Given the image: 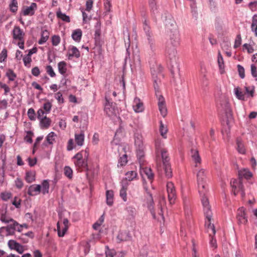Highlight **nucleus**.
Returning a JSON list of instances; mask_svg holds the SVG:
<instances>
[{
    "label": "nucleus",
    "mask_w": 257,
    "mask_h": 257,
    "mask_svg": "<svg viewBox=\"0 0 257 257\" xmlns=\"http://www.w3.org/2000/svg\"><path fill=\"white\" fill-rule=\"evenodd\" d=\"M161 19L165 22L167 27H171L170 28H168L169 41L166 45L165 52L172 64L171 70L172 74L174 75L175 73H179V65L177 63L176 47L180 44V33L175 20L169 13L166 12L162 14Z\"/></svg>",
    "instance_id": "obj_1"
},
{
    "label": "nucleus",
    "mask_w": 257,
    "mask_h": 257,
    "mask_svg": "<svg viewBox=\"0 0 257 257\" xmlns=\"http://www.w3.org/2000/svg\"><path fill=\"white\" fill-rule=\"evenodd\" d=\"M201 202L203 207L204 214L206 219L205 225L207 227V231L209 236H211V233L213 235H215L216 233L215 226L213 224L211 223L212 213L210 209L208 198L203 197L201 199Z\"/></svg>",
    "instance_id": "obj_2"
},
{
    "label": "nucleus",
    "mask_w": 257,
    "mask_h": 257,
    "mask_svg": "<svg viewBox=\"0 0 257 257\" xmlns=\"http://www.w3.org/2000/svg\"><path fill=\"white\" fill-rule=\"evenodd\" d=\"M197 180L198 185L199 192L201 199L205 196L206 191L205 190L207 174L205 169H200L197 173Z\"/></svg>",
    "instance_id": "obj_3"
},
{
    "label": "nucleus",
    "mask_w": 257,
    "mask_h": 257,
    "mask_svg": "<svg viewBox=\"0 0 257 257\" xmlns=\"http://www.w3.org/2000/svg\"><path fill=\"white\" fill-rule=\"evenodd\" d=\"M152 75L154 79V87L155 90L156 95L157 94L159 90L158 82H160V79L163 77L161 74L162 67L159 65H154L151 68Z\"/></svg>",
    "instance_id": "obj_4"
},
{
    "label": "nucleus",
    "mask_w": 257,
    "mask_h": 257,
    "mask_svg": "<svg viewBox=\"0 0 257 257\" xmlns=\"http://www.w3.org/2000/svg\"><path fill=\"white\" fill-rule=\"evenodd\" d=\"M144 30L147 37L149 49L152 53H154L156 50L155 40L153 37V33L150 31V27L148 25L146 20L144 22Z\"/></svg>",
    "instance_id": "obj_5"
},
{
    "label": "nucleus",
    "mask_w": 257,
    "mask_h": 257,
    "mask_svg": "<svg viewBox=\"0 0 257 257\" xmlns=\"http://www.w3.org/2000/svg\"><path fill=\"white\" fill-rule=\"evenodd\" d=\"M106 103L104 106V111L109 116H116L118 113V108L116 106L115 103L110 102L109 100L105 97Z\"/></svg>",
    "instance_id": "obj_6"
},
{
    "label": "nucleus",
    "mask_w": 257,
    "mask_h": 257,
    "mask_svg": "<svg viewBox=\"0 0 257 257\" xmlns=\"http://www.w3.org/2000/svg\"><path fill=\"white\" fill-rule=\"evenodd\" d=\"M157 94L156 96L158 97L159 109L161 115L164 117L167 114L165 99L162 95L160 94L159 90H158Z\"/></svg>",
    "instance_id": "obj_7"
},
{
    "label": "nucleus",
    "mask_w": 257,
    "mask_h": 257,
    "mask_svg": "<svg viewBox=\"0 0 257 257\" xmlns=\"http://www.w3.org/2000/svg\"><path fill=\"white\" fill-rule=\"evenodd\" d=\"M167 190L170 204H173L175 203L176 198V194L175 187L172 182H170L167 183Z\"/></svg>",
    "instance_id": "obj_8"
},
{
    "label": "nucleus",
    "mask_w": 257,
    "mask_h": 257,
    "mask_svg": "<svg viewBox=\"0 0 257 257\" xmlns=\"http://www.w3.org/2000/svg\"><path fill=\"white\" fill-rule=\"evenodd\" d=\"M157 163V168L159 172H162V169L164 170L165 175L167 178H170L172 176V172L170 164H167L166 165H163L162 166L160 162H159L158 159L156 161Z\"/></svg>",
    "instance_id": "obj_9"
},
{
    "label": "nucleus",
    "mask_w": 257,
    "mask_h": 257,
    "mask_svg": "<svg viewBox=\"0 0 257 257\" xmlns=\"http://www.w3.org/2000/svg\"><path fill=\"white\" fill-rule=\"evenodd\" d=\"M116 238L118 242H120L122 241L132 240V236L128 231L124 230L119 232Z\"/></svg>",
    "instance_id": "obj_10"
},
{
    "label": "nucleus",
    "mask_w": 257,
    "mask_h": 257,
    "mask_svg": "<svg viewBox=\"0 0 257 257\" xmlns=\"http://www.w3.org/2000/svg\"><path fill=\"white\" fill-rule=\"evenodd\" d=\"M236 217L239 223L245 224L247 222L245 209L243 207L238 209Z\"/></svg>",
    "instance_id": "obj_11"
},
{
    "label": "nucleus",
    "mask_w": 257,
    "mask_h": 257,
    "mask_svg": "<svg viewBox=\"0 0 257 257\" xmlns=\"http://www.w3.org/2000/svg\"><path fill=\"white\" fill-rule=\"evenodd\" d=\"M133 109L136 112H142L144 110L143 102H142L140 98L136 97L134 101Z\"/></svg>",
    "instance_id": "obj_12"
},
{
    "label": "nucleus",
    "mask_w": 257,
    "mask_h": 257,
    "mask_svg": "<svg viewBox=\"0 0 257 257\" xmlns=\"http://www.w3.org/2000/svg\"><path fill=\"white\" fill-rule=\"evenodd\" d=\"M37 8V5L35 3H32L30 7H23V12L24 16H32L34 14L35 9Z\"/></svg>",
    "instance_id": "obj_13"
},
{
    "label": "nucleus",
    "mask_w": 257,
    "mask_h": 257,
    "mask_svg": "<svg viewBox=\"0 0 257 257\" xmlns=\"http://www.w3.org/2000/svg\"><path fill=\"white\" fill-rule=\"evenodd\" d=\"M191 158L195 164V167H197L199 164L201 163V159L199 154V152L196 150L192 149L191 151Z\"/></svg>",
    "instance_id": "obj_14"
},
{
    "label": "nucleus",
    "mask_w": 257,
    "mask_h": 257,
    "mask_svg": "<svg viewBox=\"0 0 257 257\" xmlns=\"http://www.w3.org/2000/svg\"><path fill=\"white\" fill-rule=\"evenodd\" d=\"M13 38L14 39L21 41L24 35V32L19 27H15L13 31Z\"/></svg>",
    "instance_id": "obj_15"
},
{
    "label": "nucleus",
    "mask_w": 257,
    "mask_h": 257,
    "mask_svg": "<svg viewBox=\"0 0 257 257\" xmlns=\"http://www.w3.org/2000/svg\"><path fill=\"white\" fill-rule=\"evenodd\" d=\"M41 188L40 185H32L29 187L28 194L30 196H34L40 192Z\"/></svg>",
    "instance_id": "obj_16"
},
{
    "label": "nucleus",
    "mask_w": 257,
    "mask_h": 257,
    "mask_svg": "<svg viewBox=\"0 0 257 257\" xmlns=\"http://www.w3.org/2000/svg\"><path fill=\"white\" fill-rule=\"evenodd\" d=\"M128 183L126 181H122V187L120 190L119 195L124 201H126V190L127 188Z\"/></svg>",
    "instance_id": "obj_17"
},
{
    "label": "nucleus",
    "mask_w": 257,
    "mask_h": 257,
    "mask_svg": "<svg viewBox=\"0 0 257 257\" xmlns=\"http://www.w3.org/2000/svg\"><path fill=\"white\" fill-rule=\"evenodd\" d=\"M51 119L45 115L44 117L40 120V125L41 128H48L51 124Z\"/></svg>",
    "instance_id": "obj_18"
},
{
    "label": "nucleus",
    "mask_w": 257,
    "mask_h": 257,
    "mask_svg": "<svg viewBox=\"0 0 257 257\" xmlns=\"http://www.w3.org/2000/svg\"><path fill=\"white\" fill-rule=\"evenodd\" d=\"M239 179H241L242 177L248 179L252 176L251 173L246 169H243L238 171Z\"/></svg>",
    "instance_id": "obj_19"
},
{
    "label": "nucleus",
    "mask_w": 257,
    "mask_h": 257,
    "mask_svg": "<svg viewBox=\"0 0 257 257\" xmlns=\"http://www.w3.org/2000/svg\"><path fill=\"white\" fill-rule=\"evenodd\" d=\"M224 21L223 18L218 17H216L215 21V28L216 30L219 32L223 29Z\"/></svg>",
    "instance_id": "obj_20"
},
{
    "label": "nucleus",
    "mask_w": 257,
    "mask_h": 257,
    "mask_svg": "<svg viewBox=\"0 0 257 257\" xmlns=\"http://www.w3.org/2000/svg\"><path fill=\"white\" fill-rule=\"evenodd\" d=\"M137 155L138 160L139 161L141 168L142 167L143 163V157L144 156V152L143 147L137 148Z\"/></svg>",
    "instance_id": "obj_21"
},
{
    "label": "nucleus",
    "mask_w": 257,
    "mask_h": 257,
    "mask_svg": "<svg viewBox=\"0 0 257 257\" xmlns=\"http://www.w3.org/2000/svg\"><path fill=\"white\" fill-rule=\"evenodd\" d=\"M191 8V13L193 18L196 20L198 18V13L197 11V8L196 4V2H193L190 5Z\"/></svg>",
    "instance_id": "obj_22"
},
{
    "label": "nucleus",
    "mask_w": 257,
    "mask_h": 257,
    "mask_svg": "<svg viewBox=\"0 0 257 257\" xmlns=\"http://www.w3.org/2000/svg\"><path fill=\"white\" fill-rule=\"evenodd\" d=\"M75 141L78 146H82L84 141V133L82 132L80 134H75Z\"/></svg>",
    "instance_id": "obj_23"
},
{
    "label": "nucleus",
    "mask_w": 257,
    "mask_h": 257,
    "mask_svg": "<svg viewBox=\"0 0 257 257\" xmlns=\"http://www.w3.org/2000/svg\"><path fill=\"white\" fill-rule=\"evenodd\" d=\"M234 92L236 98L240 100H244V94L241 91V88L239 87H235L234 89Z\"/></svg>",
    "instance_id": "obj_24"
},
{
    "label": "nucleus",
    "mask_w": 257,
    "mask_h": 257,
    "mask_svg": "<svg viewBox=\"0 0 257 257\" xmlns=\"http://www.w3.org/2000/svg\"><path fill=\"white\" fill-rule=\"evenodd\" d=\"M237 149L238 152L242 154L245 153V149L241 140L239 138L236 139Z\"/></svg>",
    "instance_id": "obj_25"
},
{
    "label": "nucleus",
    "mask_w": 257,
    "mask_h": 257,
    "mask_svg": "<svg viewBox=\"0 0 257 257\" xmlns=\"http://www.w3.org/2000/svg\"><path fill=\"white\" fill-rule=\"evenodd\" d=\"M106 203L109 206L113 204V192L112 190H107L106 192Z\"/></svg>",
    "instance_id": "obj_26"
},
{
    "label": "nucleus",
    "mask_w": 257,
    "mask_h": 257,
    "mask_svg": "<svg viewBox=\"0 0 257 257\" xmlns=\"http://www.w3.org/2000/svg\"><path fill=\"white\" fill-rule=\"evenodd\" d=\"M135 144L137 148L143 147L142 136L139 134L135 135Z\"/></svg>",
    "instance_id": "obj_27"
},
{
    "label": "nucleus",
    "mask_w": 257,
    "mask_h": 257,
    "mask_svg": "<svg viewBox=\"0 0 257 257\" xmlns=\"http://www.w3.org/2000/svg\"><path fill=\"white\" fill-rule=\"evenodd\" d=\"M148 3L151 12L155 15L158 10L157 0H149Z\"/></svg>",
    "instance_id": "obj_28"
},
{
    "label": "nucleus",
    "mask_w": 257,
    "mask_h": 257,
    "mask_svg": "<svg viewBox=\"0 0 257 257\" xmlns=\"http://www.w3.org/2000/svg\"><path fill=\"white\" fill-rule=\"evenodd\" d=\"M49 36V33L48 31H43L41 34V39L39 40L38 43L39 44H42L46 42L48 40Z\"/></svg>",
    "instance_id": "obj_29"
},
{
    "label": "nucleus",
    "mask_w": 257,
    "mask_h": 257,
    "mask_svg": "<svg viewBox=\"0 0 257 257\" xmlns=\"http://www.w3.org/2000/svg\"><path fill=\"white\" fill-rule=\"evenodd\" d=\"M82 31L80 29L75 30L72 34V38L75 41H79L81 38Z\"/></svg>",
    "instance_id": "obj_30"
},
{
    "label": "nucleus",
    "mask_w": 257,
    "mask_h": 257,
    "mask_svg": "<svg viewBox=\"0 0 257 257\" xmlns=\"http://www.w3.org/2000/svg\"><path fill=\"white\" fill-rule=\"evenodd\" d=\"M161 157L163 162V165H166L169 163V158L167 152L165 150H161Z\"/></svg>",
    "instance_id": "obj_31"
},
{
    "label": "nucleus",
    "mask_w": 257,
    "mask_h": 257,
    "mask_svg": "<svg viewBox=\"0 0 257 257\" xmlns=\"http://www.w3.org/2000/svg\"><path fill=\"white\" fill-rule=\"evenodd\" d=\"M142 169V172L144 173L146 176H147L148 178L152 180L154 178V174L152 172V170L151 168H144Z\"/></svg>",
    "instance_id": "obj_32"
},
{
    "label": "nucleus",
    "mask_w": 257,
    "mask_h": 257,
    "mask_svg": "<svg viewBox=\"0 0 257 257\" xmlns=\"http://www.w3.org/2000/svg\"><path fill=\"white\" fill-rule=\"evenodd\" d=\"M137 173L135 171L128 172L125 174L126 178L125 181H132L137 177ZM126 182H127V181H126Z\"/></svg>",
    "instance_id": "obj_33"
},
{
    "label": "nucleus",
    "mask_w": 257,
    "mask_h": 257,
    "mask_svg": "<svg viewBox=\"0 0 257 257\" xmlns=\"http://www.w3.org/2000/svg\"><path fill=\"white\" fill-rule=\"evenodd\" d=\"M66 64L64 61H61L59 62L58 64V67L59 72L61 74H64L66 73Z\"/></svg>",
    "instance_id": "obj_34"
},
{
    "label": "nucleus",
    "mask_w": 257,
    "mask_h": 257,
    "mask_svg": "<svg viewBox=\"0 0 257 257\" xmlns=\"http://www.w3.org/2000/svg\"><path fill=\"white\" fill-rule=\"evenodd\" d=\"M25 179L28 183H32L35 179V174L32 172H27Z\"/></svg>",
    "instance_id": "obj_35"
},
{
    "label": "nucleus",
    "mask_w": 257,
    "mask_h": 257,
    "mask_svg": "<svg viewBox=\"0 0 257 257\" xmlns=\"http://www.w3.org/2000/svg\"><path fill=\"white\" fill-rule=\"evenodd\" d=\"M126 210L130 218H134L136 214V209L132 206H128L126 208Z\"/></svg>",
    "instance_id": "obj_36"
},
{
    "label": "nucleus",
    "mask_w": 257,
    "mask_h": 257,
    "mask_svg": "<svg viewBox=\"0 0 257 257\" xmlns=\"http://www.w3.org/2000/svg\"><path fill=\"white\" fill-rule=\"evenodd\" d=\"M57 16L58 18L62 20L65 22H69L70 21L69 17L66 16L65 14L62 13L61 11H58L57 12Z\"/></svg>",
    "instance_id": "obj_37"
},
{
    "label": "nucleus",
    "mask_w": 257,
    "mask_h": 257,
    "mask_svg": "<svg viewBox=\"0 0 257 257\" xmlns=\"http://www.w3.org/2000/svg\"><path fill=\"white\" fill-rule=\"evenodd\" d=\"M160 132L161 136L164 138L166 139V134L168 132V129L167 127L164 125L162 121H160Z\"/></svg>",
    "instance_id": "obj_38"
},
{
    "label": "nucleus",
    "mask_w": 257,
    "mask_h": 257,
    "mask_svg": "<svg viewBox=\"0 0 257 257\" xmlns=\"http://www.w3.org/2000/svg\"><path fill=\"white\" fill-rule=\"evenodd\" d=\"M71 50L72 51V53L69 54V58L71 57L79 58L80 57V52L76 47L73 46Z\"/></svg>",
    "instance_id": "obj_39"
},
{
    "label": "nucleus",
    "mask_w": 257,
    "mask_h": 257,
    "mask_svg": "<svg viewBox=\"0 0 257 257\" xmlns=\"http://www.w3.org/2000/svg\"><path fill=\"white\" fill-rule=\"evenodd\" d=\"M63 224H64V227L62 229L61 235H64L68 230L69 225V222L67 218H64L63 219Z\"/></svg>",
    "instance_id": "obj_40"
},
{
    "label": "nucleus",
    "mask_w": 257,
    "mask_h": 257,
    "mask_svg": "<svg viewBox=\"0 0 257 257\" xmlns=\"http://www.w3.org/2000/svg\"><path fill=\"white\" fill-rule=\"evenodd\" d=\"M27 114L29 118L31 120H36V113L33 108H29L28 110Z\"/></svg>",
    "instance_id": "obj_41"
},
{
    "label": "nucleus",
    "mask_w": 257,
    "mask_h": 257,
    "mask_svg": "<svg viewBox=\"0 0 257 257\" xmlns=\"http://www.w3.org/2000/svg\"><path fill=\"white\" fill-rule=\"evenodd\" d=\"M6 76L9 78L10 81H14L16 77V74L10 69L7 71Z\"/></svg>",
    "instance_id": "obj_42"
},
{
    "label": "nucleus",
    "mask_w": 257,
    "mask_h": 257,
    "mask_svg": "<svg viewBox=\"0 0 257 257\" xmlns=\"http://www.w3.org/2000/svg\"><path fill=\"white\" fill-rule=\"evenodd\" d=\"M64 174L69 179L72 178L73 171L68 166H66L64 169Z\"/></svg>",
    "instance_id": "obj_43"
},
{
    "label": "nucleus",
    "mask_w": 257,
    "mask_h": 257,
    "mask_svg": "<svg viewBox=\"0 0 257 257\" xmlns=\"http://www.w3.org/2000/svg\"><path fill=\"white\" fill-rule=\"evenodd\" d=\"M75 165L79 167H85L87 166V161L84 159L76 160Z\"/></svg>",
    "instance_id": "obj_44"
},
{
    "label": "nucleus",
    "mask_w": 257,
    "mask_h": 257,
    "mask_svg": "<svg viewBox=\"0 0 257 257\" xmlns=\"http://www.w3.org/2000/svg\"><path fill=\"white\" fill-rule=\"evenodd\" d=\"M49 185L47 180H44L42 183V192L43 194L48 193Z\"/></svg>",
    "instance_id": "obj_45"
},
{
    "label": "nucleus",
    "mask_w": 257,
    "mask_h": 257,
    "mask_svg": "<svg viewBox=\"0 0 257 257\" xmlns=\"http://www.w3.org/2000/svg\"><path fill=\"white\" fill-rule=\"evenodd\" d=\"M237 188L239 191H241V195L242 197H243L245 195V193L241 179H239L238 180Z\"/></svg>",
    "instance_id": "obj_46"
},
{
    "label": "nucleus",
    "mask_w": 257,
    "mask_h": 257,
    "mask_svg": "<svg viewBox=\"0 0 257 257\" xmlns=\"http://www.w3.org/2000/svg\"><path fill=\"white\" fill-rule=\"evenodd\" d=\"M55 134L54 132H51L48 134L46 140L49 144H52L53 143V141H54V137L55 136Z\"/></svg>",
    "instance_id": "obj_47"
},
{
    "label": "nucleus",
    "mask_w": 257,
    "mask_h": 257,
    "mask_svg": "<svg viewBox=\"0 0 257 257\" xmlns=\"http://www.w3.org/2000/svg\"><path fill=\"white\" fill-rule=\"evenodd\" d=\"M127 156L126 154L123 155L120 158L117 166H122L127 163L126 159Z\"/></svg>",
    "instance_id": "obj_48"
},
{
    "label": "nucleus",
    "mask_w": 257,
    "mask_h": 257,
    "mask_svg": "<svg viewBox=\"0 0 257 257\" xmlns=\"http://www.w3.org/2000/svg\"><path fill=\"white\" fill-rule=\"evenodd\" d=\"M18 3L16 0H13L12 1L11 4L10 5L11 11L15 13L17 12L18 10V6H17Z\"/></svg>",
    "instance_id": "obj_49"
},
{
    "label": "nucleus",
    "mask_w": 257,
    "mask_h": 257,
    "mask_svg": "<svg viewBox=\"0 0 257 257\" xmlns=\"http://www.w3.org/2000/svg\"><path fill=\"white\" fill-rule=\"evenodd\" d=\"M5 228L6 229V231L8 232L7 235L8 236L14 234V230H15V229H14L13 227H12L11 225H8L7 226L5 227Z\"/></svg>",
    "instance_id": "obj_50"
},
{
    "label": "nucleus",
    "mask_w": 257,
    "mask_h": 257,
    "mask_svg": "<svg viewBox=\"0 0 257 257\" xmlns=\"http://www.w3.org/2000/svg\"><path fill=\"white\" fill-rule=\"evenodd\" d=\"M218 63L220 69L224 68V62L223 57L220 52H219L218 54Z\"/></svg>",
    "instance_id": "obj_51"
},
{
    "label": "nucleus",
    "mask_w": 257,
    "mask_h": 257,
    "mask_svg": "<svg viewBox=\"0 0 257 257\" xmlns=\"http://www.w3.org/2000/svg\"><path fill=\"white\" fill-rule=\"evenodd\" d=\"M245 92L248 94L250 96L252 97L254 95V88L252 87L250 88L249 87H245Z\"/></svg>",
    "instance_id": "obj_52"
},
{
    "label": "nucleus",
    "mask_w": 257,
    "mask_h": 257,
    "mask_svg": "<svg viewBox=\"0 0 257 257\" xmlns=\"http://www.w3.org/2000/svg\"><path fill=\"white\" fill-rule=\"evenodd\" d=\"M60 41V38L58 36L54 35L52 38V44L54 46H57L59 44Z\"/></svg>",
    "instance_id": "obj_53"
},
{
    "label": "nucleus",
    "mask_w": 257,
    "mask_h": 257,
    "mask_svg": "<svg viewBox=\"0 0 257 257\" xmlns=\"http://www.w3.org/2000/svg\"><path fill=\"white\" fill-rule=\"evenodd\" d=\"M1 220L2 222L5 223H9L11 222V221H13V219L7 217L5 214H2L1 215Z\"/></svg>",
    "instance_id": "obj_54"
},
{
    "label": "nucleus",
    "mask_w": 257,
    "mask_h": 257,
    "mask_svg": "<svg viewBox=\"0 0 257 257\" xmlns=\"http://www.w3.org/2000/svg\"><path fill=\"white\" fill-rule=\"evenodd\" d=\"M52 104L50 102H47L43 105V110H45L46 113H48L51 109Z\"/></svg>",
    "instance_id": "obj_55"
},
{
    "label": "nucleus",
    "mask_w": 257,
    "mask_h": 257,
    "mask_svg": "<svg viewBox=\"0 0 257 257\" xmlns=\"http://www.w3.org/2000/svg\"><path fill=\"white\" fill-rule=\"evenodd\" d=\"M241 42V36L239 34L237 35L236 36V39L235 40L234 48H236L238 47L240 45Z\"/></svg>",
    "instance_id": "obj_56"
},
{
    "label": "nucleus",
    "mask_w": 257,
    "mask_h": 257,
    "mask_svg": "<svg viewBox=\"0 0 257 257\" xmlns=\"http://www.w3.org/2000/svg\"><path fill=\"white\" fill-rule=\"evenodd\" d=\"M238 72L240 77L241 78H243L245 76L244 69L242 66L240 65H237Z\"/></svg>",
    "instance_id": "obj_57"
},
{
    "label": "nucleus",
    "mask_w": 257,
    "mask_h": 257,
    "mask_svg": "<svg viewBox=\"0 0 257 257\" xmlns=\"http://www.w3.org/2000/svg\"><path fill=\"white\" fill-rule=\"evenodd\" d=\"M19 243L14 240H10L8 242V246L11 249H14L16 246L18 245Z\"/></svg>",
    "instance_id": "obj_58"
},
{
    "label": "nucleus",
    "mask_w": 257,
    "mask_h": 257,
    "mask_svg": "<svg viewBox=\"0 0 257 257\" xmlns=\"http://www.w3.org/2000/svg\"><path fill=\"white\" fill-rule=\"evenodd\" d=\"M47 72L50 75L51 77H53L55 76L56 74L51 66L49 65L46 67Z\"/></svg>",
    "instance_id": "obj_59"
},
{
    "label": "nucleus",
    "mask_w": 257,
    "mask_h": 257,
    "mask_svg": "<svg viewBox=\"0 0 257 257\" xmlns=\"http://www.w3.org/2000/svg\"><path fill=\"white\" fill-rule=\"evenodd\" d=\"M243 49L247 50V52L249 54L252 53L254 51V49L252 46L247 44H244L243 45Z\"/></svg>",
    "instance_id": "obj_60"
},
{
    "label": "nucleus",
    "mask_w": 257,
    "mask_h": 257,
    "mask_svg": "<svg viewBox=\"0 0 257 257\" xmlns=\"http://www.w3.org/2000/svg\"><path fill=\"white\" fill-rule=\"evenodd\" d=\"M7 57V51L6 49H3L1 52V54L0 55V61H4L5 59Z\"/></svg>",
    "instance_id": "obj_61"
},
{
    "label": "nucleus",
    "mask_w": 257,
    "mask_h": 257,
    "mask_svg": "<svg viewBox=\"0 0 257 257\" xmlns=\"http://www.w3.org/2000/svg\"><path fill=\"white\" fill-rule=\"evenodd\" d=\"M37 118L39 120L42 119L43 117H44V116H44L45 112L43 109H41V108L39 109L37 111Z\"/></svg>",
    "instance_id": "obj_62"
},
{
    "label": "nucleus",
    "mask_w": 257,
    "mask_h": 257,
    "mask_svg": "<svg viewBox=\"0 0 257 257\" xmlns=\"http://www.w3.org/2000/svg\"><path fill=\"white\" fill-rule=\"evenodd\" d=\"M23 61L24 63V64L26 66H28V64H30L31 62L32 61V59L31 58V56H29L28 55H27L23 58Z\"/></svg>",
    "instance_id": "obj_63"
},
{
    "label": "nucleus",
    "mask_w": 257,
    "mask_h": 257,
    "mask_svg": "<svg viewBox=\"0 0 257 257\" xmlns=\"http://www.w3.org/2000/svg\"><path fill=\"white\" fill-rule=\"evenodd\" d=\"M55 97L59 103H62L63 102V98H62V95L60 92H58L55 94Z\"/></svg>",
    "instance_id": "obj_64"
}]
</instances>
